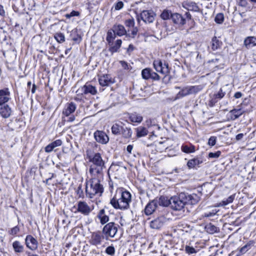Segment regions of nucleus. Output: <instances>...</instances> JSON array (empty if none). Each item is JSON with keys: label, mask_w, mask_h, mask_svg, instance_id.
Segmentation results:
<instances>
[{"label": "nucleus", "mask_w": 256, "mask_h": 256, "mask_svg": "<svg viewBox=\"0 0 256 256\" xmlns=\"http://www.w3.org/2000/svg\"><path fill=\"white\" fill-rule=\"evenodd\" d=\"M200 200V196L196 194H190L188 193L181 192L178 196H174L170 198V206L176 210H180L186 204L194 205Z\"/></svg>", "instance_id": "1"}, {"label": "nucleus", "mask_w": 256, "mask_h": 256, "mask_svg": "<svg viewBox=\"0 0 256 256\" xmlns=\"http://www.w3.org/2000/svg\"><path fill=\"white\" fill-rule=\"evenodd\" d=\"M132 196L130 192L119 189L116 190L110 203L116 209L125 210L129 208Z\"/></svg>", "instance_id": "2"}, {"label": "nucleus", "mask_w": 256, "mask_h": 256, "mask_svg": "<svg viewBox=\"0 0 256 256\" xmlns=\"http://www.w3.org/2000/svg\"><path fill=\"white\" fill-rule=\"evenodd\" d=\"M89 160L92 163L89 172L94 176L98 178L103 176V170L106 168L105 162L103 160L100 153H95L94 155L89 156Z\"/></svg>", "instance_id": "3"}, {"label": "nucleus", "mask_w": 256, "mask_h": 256, "mask_svg": "<svg viewBox=\"0 0 256 256\" xmlns=\"http://www.w3.org/2000/svg\"><path fill=\"white\" fill-rule=\"evenodd\" d=\"M103 191V186L100 184V180L98 178H92L86 182V192L88 198H92L96 194L101 195Z\"/></svg>", "instance_id": "4"}, {"label": "nucleus", "mask_w": 256, "mask_h": 256, "mask_svg": "<svg viewBox=\"0 0 256 256\" xmlns=\"http://www.w3.org/2000/svg\"><path fill=\"white\" fill-rule=\"evenodd\" d=\"M118 224L114 222L106 224L102 230V234L106 239L108 240L109 238H114L118 232Z\"/></svg>", "instance_id": "5"}, {"label": "nucleus", "mask_w": 256, "mask_h": 256, "mask_svg": "<svg viewBox=\"0 0 256 256\" xmlns=\"http://www.w3.org/2000/svg\"><path fill=\"white\" fill-rule=\"evenodd\" d=\"M75 213L78 212L84 216H88L94 210V206L88 204L85 201H78L74 206Z\"/></svg>", "instance_id": "6"}, {"label": "nucleus", "mask_w": 256, "mask_h": 256, "mask_svg": "<svg viewBox=\"0 0 256 256\" xmlns=\"http://www.w3.org/2000/svg\"><path fill=\"white\" fill-rule=\"evenodd\" d=\"M155 14L152 10H143L139 15H137V20L140 22V20L145 23H152L154 20Z\"/></svg>", "instance_id": "7"}, {"label": "nucleus", "mask_w": 256, "mask_h": 256, "mask_svg": "<svg viewBox=\"0 0 256 256\" xmlns=\"http://www.w3.org/2000/svg\"><path fill=\"white\" fill-rule=\"evenodd\" d=\"M104 237V236L100 231L94 232L91 234L89 242L96 246L100 245Z\"/></svg>", "instance_id": "8"}, {"label": "nucleus", "mask_w": 256, "mask_h": 256, "mask_svg": "<svg viewBox=\"0 0 256 256\" xmlns=\"http://www.w3.org/2000/svg\"><path fill=\"white\" fill-rule=\"evenodd\" d=\"M96 140L102 144H106L109 141V138L105 132L102 130H96L94 133Z\"/></svg>", "instance_id": "9"}, {"label": "nucleus", "mask_w": 256, "mask_h": 256, "mask_svg": "<svg viewBox=\"0 0 256 256\" xmlns=\"http://www.w3.org/2000/svg\"><path fill=\"white\" fill-rule=\"evenodd\" d=\"M200 90L198 86H190L183 88L178 94V97L185 96L189 94H196Z\"/></svg>", "instance_id": "10"}, {"label": "nucleus", "mask_w": 256, "mask_h": 256, "mask_svg": "<svg viewBox=\"0 0 256 256\" xmlns=\"http://www.w3.org/2000/svg\"><path fill=\"white\" fill-rule=\"evenodd\" d=\"M166 220L164 216H160L152 220L150 223V226L152 228L158 230L164 226Z\"/></svg>", "instance_id": "11"}, {"label": "nucleus", "mask_w": 256, "mask_h": 256, "mask_svg": "<svg viewBox=\"0 0 256 256\" xmlns=\"http://www.w3.org/2000/svg\"><path fill=\"white\" fill-rule=\"evenodd\" d=\"M25 243L27 248L32 250H35L38 248V242L37 240L31 235H28L26 236Z\"/></svg>", "instance_id": "12"}, {"label": "nucleus", "mask_w": 256, "mask_h": 256, "mask_svg": "<svg viewBox=\"0 0 256 256\" xmlns=\"http://www.w3.org/2000/svg\"><path fill=\"white\" fill-rule=\"evenodd\" d=\"M98 82L102 86H108L114 82L110 76L108 74L99 76Z\"/></svg>", "instance_id": "13"}, {"label": "nucleus", "mask_w": 256, "mask_h": 256, "mask_svg": "<svg viewBox=\"0 0 256 256\" xmlns=\"http://www.w3.org/2000/svg\"><path fill=\"white\" fill-rule=\"evenodd\" d=\"M154 66L156 70L158 72H161L162 74H166L168 72V64H165L163 66L162 63L161 61H154Z\"/></svg>", "instance_id": "14"}, {"label": "nucleus", "mask_w": 256, "mask_h": 256, "mask_svg": "<svg viewBox=\"0 0 256 256\" xmlns=\"http://www.w3.org/2000/svg\"><path fill=\"white\" fill-rule=\"evenodd\" d=\"M10 99V92L8 88L0 90V106L8 102Z\"/></svg>", "instance_id": "15"}, {"label": "nucleus", "mask_w": 256, "mask_h": 256, "mask_svg": "<svg viewBox=\"0 0 256 256\" xmlns=\"http://www.w3.org/2000/svg\"><path fill=\"white\" fill-rule=\"evenodd\" d=\"M76 109V104L72 102L68 103L62 110V114L68 116L72 114Z\"/></svg>", "instance_id": "16"}, {"label": "nucleus", "mask_w": 256, "mask_h": 256, "mask_svg": "<svg viewBox=\"0 0 256 256\" xmlns=\"http://www.w3.org/2000/svg\"><path fill=\"white\" fill-rule=\"evenodd\" d=\"M158 206V200H153L150 202L146 206L144 209L145 214L148 216L152 214Z\"/></svg>", "instance_id": "17"}, {"label": "nucleus", "mask_w": 256, "mask_h": 256, "mask_svg": "<svg viewBox=\"0 0 256 256\" xmlns=\"http://www.w3.org/2000/svg\"><path fill=\"white\" fill-rule=\"evenodd\" d=\"M182 6L188 10L198 12L200 8L197 4L191 1H185L182 3Z\"/></svg>", "instance_id": "18"}, {"label": "nucleus", "mask_w": 256, "mask_h": 256, "mask_svg": "<svg viewBox=\"0 0 256 256\" xmlns=\"http://www.w3.org/2000/svg\"><path fill=\"white\" fill-rule=\"evenodd\" d=\"M82 90L84 94H90L95 95L97 93V90L95 86L86 83L82 88Z\"/></svg>", "instance_id": "19"}, {"label": "nucleus", "mask_w": 256, "mask_h": 256, "mask_svg": "<svg viewBox=\"0 0 256 256\" xmlns=\"http://www.w3.org/2000/svg\"><path fill=\"white\" fill-rule=\"evenodd\" d=\"M112 29L118 36H122L124 35H128L125 28L122 24H114Z\"/></svg>", "instance_id": "20"}, {"label": "nucleus", "mask_w": 256, "mask_h": 256, "mask_svg": "<svg viewBox=\"0 0 256 256\" xmlns=\"http://www.w3.org/2000/svg\"><path fill=\"white\" fill-rule=\"evenodd\" d=\"M172 19L173 22L176 24L184 25L186 24V20L178 13L173 14L172 16Z\"/></svg>", "instance_id": "21"}, {"label": "nucleus", "mask_w": 256, "mask_h": 256, "mask_svg": "<svg viewBox=\"0 0 256 256\" xmlns=\"http://www.w3.org/2000/svg\"><path fill=\"white\" fill-rule=\"evenodd\" d=\"M218 212V210L216 208H214L212 207H208L207 208L204 212L200 216V219H202L204 218H209L214 216Z\"/></svg>", "instance_id": "22"}, {"label": "nucleus", "mask_w": 256, "mask_h": 256, "mask_svg": "<svg viewBox=\"0 0 256 256\" xmlns=\"http://www.w3.org/2000/svg\"><path fill=\"white\" fill-rule=\"evenodd\" d=\"M62 144V142L60 140H57L49 144H48L46 146L44 150L46 152H52L54 148L56 147L60 146Z\"/></svg>", "instance_id": "23"}, {"label": "nucleus", "mask_w": 256, "mask_h": 256, "mask_svg": "<svg viewBox=\"0 0 256 256\" xmlns=\"http://www.w3.org/2000/svg\"><path fill=\"white\" fill-rule=\"evenodd\" d=\"M12 114V110L8 105H4L0 108V114L4 118H8Z\"/></svg>", "instance_id": "24"}, {"label": "nucleus", "mask_w": 256, "mask_h": 256, "mask_svg": "<svg viewBox=\"0 0 256 256\" xmlns=\"http://www.w3.org/2000/svg\"><path fill=\"white\" fill-rule=\"evenodd\" d=\"M244 112V111L241 108H234L230 111L229 114L230 118L232 120H235L242 116Z\"/></svg>", "instance_id": "25"}, {"label": "nucleus", "mask_w": 256, "mask_h": 256, "mask_svg": "<svg viewBox=\"0 0 256 256\" xmlns=\"http://www.w3.org/2000/svg\"><path fill=\"white\" fill-rule=\"evenodd\" d=\"M97 217L102 224H104L109 221V216L106 214L104 209H102L99 211Z\"/></svg>", "instance_id": "26"}, {"label": "nucleus", "mask_w": 256, "mask_h": 256, "mask_svg": "<svg viewBox=\"0 0 256 256\" xmlns=\"http://www.w3.org/2000/svg\"><path fill=\"white\" fill-rule=\"evenodd\" d=\"M128 118L132 122L140 123L143 120L141 114L136 112H132L129 114Z\"/></svg>", "instance_id": "27"}, {"label": "nucleus", "mask_w": 256, "mask_h": 256, "mask_svg": "<svg viewBox=\"0 0 256 256\" xmlns=\"http://www.w3.org/2000/svg\"><path fill=\"white\" fill-rule=\"evenodd\" d=\"M244 45L247 48L256 46V37L248 36L244 40Z\"/></svg>", "instance_id": "28"}, {"label": "nucleus", "mask_w": 256, "mask_h": 256, "mask_svg": "<svg viewBox=\"0 0 256 256\" xmlns=\"http://www.w3.org/2000/svg\"><path fill=\"white\" fill-rule=\"evenodd\" d=\"M136 136L138 138H141L146 136L148 134V130L145 127L140 126L135 128Z\"/></svg>", "instance_id": "29"}, {"label": "nucleus", "mask_w": 256, "mask_h": 256, "mask_svg": "<svg viewBox=\"0 0 256 256\" xmlns=\"http://www.w3.org/2000/svg\"><path fill=\"white\" fill-rule=\"evenodd\" d=\"M116 36H117L114 32L113 29H111L110 30H108L107 32V36H106V41L108 42L109 45H112L113 44V40L115 39L116 38Z\"/></svg>", "instance_id": "30"}, {"label": "nucleus", "mask_w": 256, "mask_h": 256, "mask_svg": "<svg viewBox=\"0 0 256 256\" xmlns=\"http://www.w3.org/2000/svg\"><path fill=\"white\" fill-rule=\"evenodd\" d=\"M12 248L14 251L16 253H20L23 252L24 246L21 244L19 241H14L12 243Z\"/></svg>", "instance_id": "31"}, {"label": "nucleus", "mask_w": 256, "mask_h": 256, "mask_svg": "<svg viewBox=\"0 0 256 256\" xmlns=\"http://www.w3.org/2000/svg\"><path fill=\"white\" fill-rule=\"evenodd\" d=\"M122 44V41L121 40H117L114 46L110 45L111 46L109 48V50L112 54L118 52V50L121 46Z\"/></svg>", "instance_id": "32"}, {"label": "nucleus", "mask_w": 256, "mask_h": 256, "mask_svg": "<svg viewBox=\"0 0 256 256\" xmlns=\"http://www.w3.org/2000/svg\"><path fill=\"white\" fill-rule=\"evenodd\" d=\"M211 44L212 48L213 50H216L220 47L222 42L216 37L214 36L212 38Z\"/></svg>", "instance_id": "33"}, {"label": "nucleus", "mask_w": 256, "mask_h": 256, "mask_svg": "<svg viewBox=\"0 0 256 256\" xmlns=\"http://www.w3.org/2000/svg\"><path fill=\"white\" fill-rule=\"evenodd\" d=\"M202 162V161L200 160L199 159L194 158L188 161L187 163V166L189 168H194L195 166L200 164Z\"/></svg>", "instance_id": "34"}, {"label": "nucleus", "mask_w": 256, "mask_h": 256, "mask_svg": "<svg viewBox=\"0 0 256 256\" xmlns=\"http://www.w3.org/2000/svg\"><path fill=\"white\" fill-rule=\"evenodd\" d=\"M158 204L160 206H167L170 205V199H168L165 196H162L158 200Z\"/></svg>", "instance_id": "35"}, {"label": "nucleus", "mask_w": 256, "mask_h": 256, "mask_svg": "<svg viewBox=\"0 0 256 256\" xmlns=\"http://www.w3.org/2000/svg\"><path fill=\"white\" fill-rule=\"evenodd\" d=\"M254 244V242L250 240L248 242L246 245L240 248V252L242 254H245L248 250H250L251 246Z\"/></svg>", "instance_id": "36"}, {"label": "nucleus", "mask_w": 256, "mask_h": 256, "mask_svg": "<svg viewBox=\"0 0 256 256\" xmlns=\"http://www.w3.org/2000/svg\"><path fill=\"white\" fill-rule=\"evenodd\" d=\"M182 150L185 153H192L195 151L194 146H193L184 145L182 146Z\"/></svg>", "instance_id": "37"}, {"label": "nucleus", "mask_w": 256, "mask_h": 256, "mask_svg": "<svg viewBox=\"0 0 256 256\" xmlns=\"http://www.w3.org/2000/svg\"><path fill=\"white\" fill-rule=\"evenodd\" d=\"M121 129L122 126L118 124H114L111 128L112 133L115 135L120 134Z\"/></svg>", "instance_id": "38"}, {"label": "nucleus", "mask_w": 256, "mask_h": 256, "mask_svg": "<svg viewBox=\"0 0 256 256\" xmlns=\"http://www.w3.org/2000/svg\"><path fill=\"white\" fill-rule=\"evenodd\" d=\"M122 134L124 138H130L132 136V130L129 128H124L122 130Z\"/></svg>", "instance_id": "39"}, {"label": "nucleus", "mask_w": 256, "mask_h": 256, "mask_svg": "<svg viewBox=\"0 0 256 256\" xmlns=\"http://www.w3.org/2000/svg\"><path fill=\"white\" fill-rule=\"evenodd\" d=\"M54 38L59 43H62L65 41V37L63 34L57 32L54 36Z\"/></svg>", "instance_id": "40"}, {"label": "nucleus", "mask_w": 256, "mask_h": 256, "mask_svg": "<svg viewBox=\"0 0 256 256\" xmlns=\"http://www.w3.org/2000/svg\"><path fill=\"white\" fill-rule=\"evenodd\" d=\"M235 198V194L230 196L226 200H224L222 201L220 204L222 206H225L228 204L232 203Z\"/></svg>", "instance_id": "41"}, {"label": "nucleus", "mask_w": 256, "mask_h": 256, "mask_svg": "<svg viewBox=\"0 0 256 256\" xmlns=\"http://www.w3.org/2000/svg\"><path fill=\"white\" fill-rule=\"evenodd\" d=\"M172 12L170 10H164L163 11V12L162 13V14L160 15V17L163 20H168L170 17L172 18Z\"/></svg>", "instance_id": "42"}, {"label": "nucleus", "mask_w": 256, "mask_h": 256, "mask_svg": "<svg viewBox=\"0 0 256 256\" xmlns=\"http://www.w3.org/2000/svg\"><path fill=\"white\" fill-rule=\"evenodd\" d=\"M151 70L150 68H145L142 72V75L143 78L148 80L150 78Z\"/></svg>", "instance_id": "43"}, {"label": "nucleus", "mask_w": 256, "mask_h": 256, "mask_svg": "<svg viewBox=\"0 0 256 256\" xmlns=\"http://www.w3.org/2000/svg\"><path fill=\"white\" fill-rule=\"evenodd\" d=\"M206 228V231L210 234H214L218 231V228L211 224L207 225Z\"/></svg>", "instance_id": "44"}, {"label": "nucleus", "mask_w": 256, "mask_h": 256, "mask_svg": "<svg viewBox=\"0 0 256 256\" xmlns=\"http://www.w3.org/2000/svg\"><path fill=\"white\" fill-rule=\"evenodd\" d=\"M124 24L126 27L134 28L135 24L134 19L133 18H131L126 20Z\"/></svg>", "instance_id": "45"}, {"label": "nucleus", "mask_w": 256, "mask_h": 256, "mask_svg": "<svg viewBox=\"0 0 256 256\" xmlns=\"http://www.w3.org/2000/svg\"><path fill=\"white\" fill-rule=\"evenodd\" d=\"M215 22L218 24H222L224 20V14L222 13L217 14L215 17Z\"/></svg>", "instance_id": "46"}, {"label": "nucleus", "mask_w": 256, "mask_h": 256, "mask_svg": "<svg viewBox=\"0 0 256 256\" xmlns=\"http://www.w3.org/2000/svg\"><path fill=\"white\" fill-rule=\"evenodd\" d=\"M20 232V228L18 226H16L8 230V234L12 236H16Z\"/></svg>", "instance_id": "47"}, {"label": "nucleus", "mask_w": 256, "mask_h": 256, "mask_svg": "<svg viewBox=\"0 0 256 256\" xmlns=\"http://www.w3.org/2000/svg\"><path fill=\"white\" fill-rule=\"evenodd\" d=\"M185 251L188 254H196L198 252V251L194 248L189 246H186Z\"/></svg>", "instance_id": "48"}, {"label": "nucleus", "mask_w": 256, "mask_h": 256, "mask_svg": "<svg viewBox=\"0 0 256 256\" xmlns=\"http://www.w3.org/2000/svg\"><path fill=\"white\" fill-rule=\"evenodd\" d=\"M106 252L110 256H113L115 253V249L113 246H109L106 248Z\"/></svg>", "instance_id": "49"}, {"label": "nucleus", "mask_w": 256, "mask_h": 256, "mask_svg": "<svg viewBox=\"0 0 256 256\" xmlns=\"http://www.w3.org/2000/svg\"><path fill=\"white\" fill-rule=\"evenodd\" d=\"M225 95V93L222 92V88L218 92L214 94V96L216 98L221 99Z\"/></svg>", "instance_id": "50"}, {"label": "nucleus", "mask_w": 256, "mask_h": 256, "mask_svg": "<svg viewBox=\"0 0 256 256\" xmlns=\"http://www.w3.org/2000/svg\"><path fill=\"white\" fill-rule=\"evenodd\" d=\"M220 154L221 152L220 151H218L215 152H210L208 154V156L210 158H218L220 156Z\"/></svg>", "instance_id": "51"}, {"label": "nucleus", "mask_w": 256, "mask_h": 256, "mask_svg": "<svg viewBox=\"0 0 256 256\" xmlns=\"http://www.w3.org/2000/svg\"><path fill=\"white\" fill-rule=\"evenodd\" d=\"M79 14L80 13L78 12L72 10L70 13L66 14L65 16L66 18H70L72 16H78Z\"/></svg>", "instance_id": "52"}, {"label": "nucleus", "mask_w": 256, "mask_h": 256, "mask_svg": "<svg viewBox=\"0 0 256 256\" xmlns=\"http://www.w3.org/2000/svg\"><path fill=\"white\" fill-rule=\"evenodd\" d=\"M216 136H210L208 140V144L210 146H214L216 142Z\"/></svg>", "instance_id": "53"}, {"label": "nucleus", "mask_w": 256, "mask_h": 256, "mask_svg": "<svg viewBox=\"0 0 256 256\" xmlns=\"http://www.w3.org/2000/svg\"><path fill=\"white\" fill-rule=\"evenodd\" d=\"M124 6V4L122 2L120 1L118 2L114 6L116 10H120Z\"/></svg>", "instance_id": "54"}, {"label": "nucleus", "mask_w": 256, "mask_h": 256, "mask_svg": "<svg viewBox=\"0 0 256 256\" xmlns=\"http://www.w3.org/2000/svg\"><path fill=\"white\" fill-rule=\"evenodd\" d=\"M151 78L154 80H160L159 76L156 72H150V78Z\"/></svg>", "instance_id": "55"}, {"label": "nucleus", "mask_w": 256, "mask_h": 256, "mask_svg": "<svg viewBox=\"0 0 256 256\" xmlns=\"http://www.w3.org/2000/svg\"><path fill=\"white\" fill-rule=\"evenodd\" d=\"M132 28H133V29L132 31V32L130 34H129V36L134 38L136 35L138 30L137 28H136V27L134 26Z\"/></svg>", "instance_id": "56"}, {"label": "nucleus", "mask_w": 256, "mask_h": 256, "mask_svg": "<svg viewBox=\"0 0 256 256\" xmlns=\"http://www.w3.org/2000/svg\"><path fill=\"white\" fill-rule=\"evenodd\" d=\"M122 66L125 70H128L129 69V68H128V64L124 62V61H123V60H121L120 62Z\"/></svg>", "instance_id": "57"}, {"label": "nucleus", "mask_w": 256, "mask_h": 256, "mask_svg": "<svg viewBox=\"0 0 256 256\" xmlns=\"http://www.w3.org/2000/svg\"><path fill=\"white\" fill-rule=\"evenodd\" d=\"M247 1L246 0H240L239 2V5L242 7H245L247 5Z\"/></svg>", "instance_id": "58"}, {"label": "nucleus", "mask_w": 256, "mask_h": 256, "mask_svg": "<svg viewBox=\"0 0 256 256\" xmlns=\"http://www.w3.org/2000/svg\"><path fill=\"white\" fill-rule=\"evenodd\" d=\"M242 93L241 92H236L235 93L234 95V97L236 98H241L242 96Z\"/></svg>", "instance_id": "59"}, {"label": "nucleus", "mask_w": 256, "mask_h": 256, "mask_svg": "<svg viewBox=\"0 0 256 256\" xmlns=\"http://www.w3.org/2000/svg\"><path fill=\"white\" fill-rule=\"evenodd\" d=\"M132 148L133 146L132 145L129 144L127 146L126 150L129 154H131Z\"/></svg>", "instance_id": "60"}, {"label": "nucleus", "mask_w": 256, "mask_h": 256, "mask_svg": "<svg viewBox=\"0 0 256 256\" xmlns=\"http://www.w3.org/2000/svg\"><path fill=\"white\" fill-rule=\"evenodd\" d=\"M5 14L4 10L3 8V6L2 5H0V15L2 16H4Z\"/></svg>", "instance_id": "61"}, {"label": "nucleus", "mask_w": 256, "mask_h": 256, "mask_svg": "<svg viewBox=\"0 0 256 256\" xmlns=\"http://www.w3.org/2000/svg\"><path fill=\"white\" fill-rule=\"evenodd\" d=\"M243 136H244V134H239L236 135V140H240L242 138Z\"/></svg>", "instance_id": "62"}, {"label": "nucleus", "mask_w": 256, "mask_h": 256, "mask_svg": "<svg viewBox=\"0 0 256 256\" xmlns=\"http://www.w3.org/2000/svg\"><path fill=\"white\" fill-rule=\"evenodd\" d=\"M134 47L133 45L130 44L128 46V48L127 51L131 52V51H132L134 50Z\"/></svg>", "instance_id": "63"}, {"label": "nucleus", "mask_w": 256, "mask_h": 256, "mask_svg": "<svg viewBox=\"0 0 256 256\" xmlns=\"http://www.w3.org/2000/svg\"><path fill=\"white\" fill-rule=\"evenodd\" d=\"M75 119V118L74 116H71L68 120V122H73Z\"/></svg>", "instance_id": "64"}]
</instances>
